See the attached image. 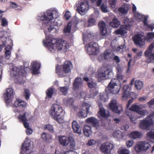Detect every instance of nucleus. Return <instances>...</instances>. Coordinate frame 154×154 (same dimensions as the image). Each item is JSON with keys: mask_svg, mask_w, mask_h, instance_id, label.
Returning <instances> with one entry per match:
<instances>
[{"mask_svg": "<svg viewBox=\"0 0 154 154\" xmlns=\"http://www.w3.org/2000/svg\"><path fill=\"white\" fill-rule=\"evenodd\" d=\"M58 15L57 12L48 10L41 16L40 19L42 25L47 27L48 32H51L53 30L55 29L51 21L54 18H57Z\"/></svg>", "mask_w": 154, "mask_h": 154, "instance_id": "nucleus-1", "label": "nucleus"}, {"mask_svg": "<svg viewBox=\"0 0 154 154\" xmlns=\"http://www.w3.org/2000/svg\"><path fill=\"white\" fill-rule=\"evenodd\" d=\"M13 91L11 88H8L6 90V93L4 94V98L5 102L7 106L10 105L12 104L14 106L16 107H19L21 108L25 107L27 103L24 101L22 100L19 98H17L12 103V98Z\"/></svg>", "mask_w": 154, "mask_h": 154, "instance_id": "nucleus-2", "label": "nucleus"}, {"mask_svg": "<svg viewBox=\"0 0 154 154\" xmlns=\"http://www.w3.org/2000/svg\"><path fill=\"white\" fill-rule=\"evenodd\" d=\"M73 68V65L70 61H66L61 65L57 64L56 67V72L60 77H64L66 74L69 73Z\"/></svg>", "mask_w": 154, "mask_h": 154, "instance_id": "nucleus-3", "label": "nucleus"}, {"mask_svg": "<svg viewBox=\"0 0 154 154\" xmlns=\"http://www.w3.org/2000/svg\"><path fill=\"white\" fill-rule=\"evenodd\" d=\"M117 79H112L111 82L109 83L106 89V91L112 94H116L118 93L120 90L119 89H115V87L117 86V82L118 81H121L123 78V75L122 73H117Z\"/></svg>", "mask_w": 154, "mask_h": 154, "instance_id": "nucleus-4", "label": "nucleus"}, {"mask_svg": "<svg viewBox=\"0 0 154 154\" xmlns=\"http://www.w3.org/2000/svg\"><path fill=\"white\" fill-rule=\"evenodd\" d=\"M62 108L60 105L55 104L51 107L49 113L51 116L57 121L59 122L58 117L60 114L63 112Z\"/></svg>", "mask_w": 154, "mask_h": 154, "instance_id": "nucleus-5", "label": "nucleus"}, {"mask_svg": "<svg viewBox=\"0 0 154 154\" xmlns=\"http://www.w3.org/2000/svg\"><path fill=\"white\" fill-rule=\"evenodd\" d=\"M151 146L149 143L146 141H140L134 146L135 151L137 153L142 151H146Z\"/></svg>", "mask_w": 154, "mask_h": 154, "instance_id": "nucleus-6", "label": "nucleus"}, {"mask_svg": "<svg viewBox=\"0 0 154 154\" xmlns=\"http://www.w3.org/2000/svg\"><path fill=\"white\" fill-rule=\"evenodd\" d=\"M46 39L47 41L46 43L47 46L51 51L57 48L58 40L54 38L53 36L51 35L46 36Z\"/></svg>", "mask_w": 154, "mask_h": 154, "instance_id": "nucleus-7", "label": "nucleus"}, {"mask_svg": "<svg viewBox=\"0 0 154 154\" xmlns=\"http://www.w3.org/2000/svg\"><path fill=\"white\" fill-rule=\"evenodd\" d=\"M86 47V51L89 55H97L98 53L99 48L97 43L90 42L87 45Z\"/></svg>", "mask_w": 154, "mask_h": 154, "instance_id": "nucleus-8", "label": "nucleus"}, {"mask_svg": "<svg viewBox=\"0 0 154 154\" xmlns=\"http://www.w3.org/2000/svg\"><path fill=\"white\" fill-rule=\"evenodd\" d=\"M109 107L113 112L116 113H120L123 110L122 106L121 105H118L116 100H111L110 103Z\"/></svg>", "mask_w": 154, "mask_h": 154, "instance_id": "nucleus-9", "label": "nucleus"}, {"mask_svg": "<svg viewBox=\"0 0 154 154\" xmlns=\"http://www.w3.org/2000/svg\"><path fill=\"white\" fill-rule=\"evenodd\" d=\"M114 147L113 145L110 142H106L102 144L100 149L104 154H109Z\"/></svg>", "mask_w": 154, "mask_h": 154, "instance_id": "nucleus-10", "label": "nucleus"}, {"mask_svg": "<svg viewBox=\"0 0 154 154\" xmlns=\"http://www.w3.org/2000/svg\"><path fill=\"white\" fill-rule=\"evenodd\" d=\"M133 40L135 45L141 47L145 44V36L141 34H136L133 37Z\"/></svg>", "mask_w": 154, "mask_h": 154, "instance_id": "nucleus-11", "label": "nucleus"}, {"mask_svg": "<svg viewBox=\"0 0 154 154\" xmlns=\"http://www.w3.org/2000/svg\"><path fill=\"white\" fill-rule=\"evenodd\" d=\"M88 2L87 0H84L77 5V11L79 13L82 14L85 12L86 10L88 9Z\"/></svg>", "mask_w": 154, "mask_h": 154, "instance_id": "nucleus-12", "label": "nucleus"}, {"mask_svg": "<svg viewBox=\"0 0 154 154\" xmlns=\"http://www.w3.org/2000/svg\"><path fill=\"white\" fill-rule=\"evenodd\" d=\"M152 122L151 119L141 120L140 122V127L144 130H149L150 126L152 125Z\"/></svg>", "mask_w": 154, "mask_h": 154, "instance_id": "nucleus-13", "label": "nucleus"}, {"mask_svg": "<svg viewBox=\"0 0 154 154\" xmlns=\"http://www.w3.org/2000/svg\"><path fill=\"white\" fill-rule=\"evenodd\" d=\"M110 72H109L108 70H102L99 71L98 72L97 78L99 80L101 81L102 80L105 79H109V76Z\"/></svg>", "mask_w": 154, "mask_h": 154, "instance_id": "nucleus-14", "label": "nucleus"}, {"mask_svg": "<svg viewBox=\"0 0 154 154\" xmlns=\"http://www.w3.org/2000/svg\"><path fill=\"white\" fill-rule=\"evenodd\" d=\"M69 47V44L66 41L62 39H58L57 48L59 50H61L65 51L68 49Z\"/></svg>", "mask_w": 154, "mask_h": 154, "instance_id": "nucleus-15", "label": "nucleus"}, {"mask_svg": "<svg viewBox=\"0 0 154 154\" xmlns=\"http://www.w3.org/2000/svg\"><path fill=\"white\" fill-rule=\"evenodd\" d=\"M72 127L74 132L79 135L81 134V128L76 121L74 120L72 123Z\"/></svg>", "mask_w": 154, "mask_h": 154, "instance_id": "nucleus-16", "label": "nucleus"}, {"mask_svg": "<svg viewBox=\"0 0 154 154\" xmlns=\"http://www.w3.org/2000/svg\"><path fill=\"white\" fill-rule=\"evenodd\" d=\"M134 80V79H133L131 80L130 85H132L134 84V87L137 90H141L143 87V82L139 80H136L135 81Z\"/></svg>", "mask_w": 154, "mask_h": 154, "instance_id": "nucleus-17", "label": "nucleus"}, {"mask_svg": "<svg viewBox=\"0 0 154 154\" xmlns=\"http://www.w3.org/2000/svg\"><path fill=\"white\" fill-rule=\"evenodd\" d=\"M83 82L82 79L79 77L76 78L73 84V89H77L82 85Z\"/></svg>", "mask_w": 154, "mask_h": 154, "instance_id": "nucleus-18", "label": "nucleus"}, {"mask_svg": "<svg viewBox=\"0 0 154 154\" xmlns=\"http://www.w3.org/2000/svg\"><path fill=\"white\" fill-rule=\"evenodd\" d=\"M69 137H67L65 136H60L59 140L60 143L63 146H66L69 143Z\"/></svg>", "mask_w": 154, "mask_h": 154, "instance_id": "nucleus-19", "label": "nucleus"}, {"mask_svg": "<svg viewBox=\"0 0 154 154\" xmlns=\"http://www.w3.org/2000/svg\"><path fill=\"white\" fill-rule=\"evenodd\" d=\"M98 25L100 27L101 34L103 36H105L107 34V31L105 22L104 21H101L99 23Z\"/></svg>", "mask_w": 154, "mask_h": 154, "instance_id": "nucleus-20", "label": "nucleus"}, {"mask_svg": "<svg viewBox=\"0 0 154 154\" xmlns=\"http://www.w3.org/2000/svg\"><path fill=\"white\" fill-rule=\"evenodd\" d=\"M114 55L111 53L109 52L107 50L105 51L103 54H100L99 57L102 59L104 58L105 60H108L109 59H112Z\"/></svg>", "mask_w": 154, "mask_h": 154, "instance_id": "nucleus-21", "label": "nucleus"}, {"mask_svg": "<svg viewBox=\"0 0 154 154\" xmlns=\"http://www.w3.org/2000/svg\"><path fill=\"white\" fill-rule=\"evenodd\" d=\"M125 28H130L132 25L133 20L129 19L127 17H125L123 20Z\"/></svg>", "mask_w": 154, "mask_h": 154, "instance_id": "nucleus-22", "label": "nucleus"}, {"mask_svg": "<svg viewBox=\"0 0 154 154\" xmlns=\"http://www.w3.org/2000/svg\"><path fill=\"white\" fill-rule=\"evenodd\" d=\"M129 10L128 5L124 4L118 9L119 11L122 14H126L127 13Z\"/></svg>", "mask_w": 154, "mask_h": 154, "instance_id": "nucleus-23", "label": "nucleus"}, {"mask_svg": "<svg viewBox=\"0 0 154 154\" xmlns=\"http://www.w3.org/2000/svg\"><path fill=\"white\" fill-rule=\"evenodd\" d=\"M41 137L43 140L46 143H50L51 141V135L48 133L44 132L42 134Z\"/></svg>", "mask_w": 154, "mask_h": 154, "instance_id": "nucleus-24", "label": "nucleus"}, {"mask_svg": "<svg viewBox=\"0 0 154 154\" xmlns=\"http://www.w3.org/2000/svg\"><path fill=\"white\" fill-rule=\"evenodd\" d=\"M33 63L31 69L32 71L33 74H36L37 73L40 67L41 64L36 61H34Z\"/></svg>", "mask_w": 154, "mask_h": 154, "instance_id": "nucleus-25", "label": "nucleus"}, {"mask_svg": "<svg viewBox=\"0 0 154 154\" xmlns=\"http://www.w3.org/2000/svg\"><path fill=\"white\" fill-rule=\"evenodd\" d=\"M86 122L92 124L93 126L97 127L99 125L98 120L95 117H91L86 120Z\"/></svg>", "mask_w": 154, "mask_h": 154, "instance_id": "nucleus-26", "label": "nucleus"}, {"mask_svg": "<svg viewBox=\"0 0 154 154\" xmlns=\"http://www.w3.org/2000/svg\"><path fill=\"white\" fill-rule=\"evenodd\" d=\"M138 104L137 103H134L130 108L129 110L137 112L139 109H141L143 108L142 105Z\"/></svg>", "mask_w": 154, "mask_h": 154, "instance_id": "nucleus-27", "label": "nucleus"}, {"mask_svg": "<svg viewBox=\"0 0 154 154\" xmlns=\"http://www.w3.org/2000/svg\"><path fill=\"white\" fill-rule=\"evenodd\" d=\"M84 133L85 136L88 137L91 134V127L88 125H85L83 128Z\"/></svg>", "mask_w": 154, "mask_h": 154, "instance_id": "nucleus-28", "label": "nucleus"}, {"mask_svg": "<svg viewBox=\"0 0 154 154\" xmlns=\"http://www.w3.org/2000/svg\"><path fill=\"white\" fill-rule=\"evenodd\" d=\"M142 134L138 131L132 132L130 134V136L133 139H136L141 137Z\"/></svg>", "mask_w": 154, "mask_h": 154, "instance_id": "nucleus-29", "label": "nucleus"}, {"mask_svg": "<svg viewBox=\"0 0 154 154\" xmlns=\"http://www.w3.org/2000/svg\"><path fill=\"white\" fill-rule=\"evenodd\" d=\"M123 90L124 92L123 97L126 98L128 97V95L130 91V88L128 85H125L123 87Z\"/></svg>", "mask_w": 154, "mask_h": 154, "instance_id": "nucleus-30", "label": "nucleus"}, {"mask_svg": "<svg viewBox=\"0 0 154 154\" xmlns=\"http://www.w3.org/2000/svg\"><path fill=\"white\" fill-rule=\"evenodd\" d=\"M99 113L100 116L104 118H107L109 116V113L103 108H101L99 112Z\"/></svg>", "mask_w": 154, "mask_h": 154, "instance_id": "nucleus-31", "label": "nucleus"}, {"mask_svg": "<svg viewBox=\"0 0 154 154\" xmlns=\"http://www.w3.org/2000/svg\"><path fill=\"white\" fill-rule=\"evenodd\" d=\"M58 90L61 94L66 95L68 92V88L67 86L60 87L58 88Z\"/></svg>", "mask_w": 154, "mask_h": 154, "instance_id": "nucleus-32", "label": "nucleus"}, {"mask_svg": "<svg viewBox=\"0 0 154 154\" xmlns=\"http://www.w3.org/2000/svg\"><path fill=\"white\" fill-rule=\"evenodd\" d=\"M54 92V90L52 88H49L46 91V99H47V98H51L52 97Z\"/></svg>", "mask_w": 154, "mask_h": 154, "instance_id": "nucleus-33", "label": "nucleus"}, {"mask_svg": "<svg viewBox=\"0 0 154 154\" xmlns=\"http://www.w3.org/2000/svg\"><path fill=\"white\" fill-rule=\"evenodd\" d=\"M111 26L113 27H117L120 24V22L116 17H114L112 22L110 23Z\"/></svg>", "mask_w": 154, "mask_h": 154, "instance_id": "nucleus-34", "label": "nucleus"}, {"mask_svg": "<svg viewBox=\"0 0 154 154\" xmlns=\"http://www.w3.org/2000/svg\"><path fill=\"white\" fill-rule=\"evenodd\" d=\"M23 95L26 100H28L29 99L31 95V94L28 89L26 88H24L23 89Z\"/></svg>", "mask_w": 154, "mask_h": 154, "instance_id": "nucleus-35", "label": "nucleus"}, {"mask_svg": "<svg viewBox=\"0 0 154 154\" xmlns=\"http://www.w3.org/2000/svg\"><path fill=\"white\" fill-rule=\"evenodd\" d=\"M118 154H130V152L128 149L120 148L117 151Z\"/></svg>", "mask_w": 154, "mask_h": 154, "instance_id": "nucleus-36", "label": "nucleus"}, {"mask_svg": "<svg viewBox=\"0 0 154 154\" xmlns=\"http://www.w3.org/2000/svg\"><path fill=\"white\" fill-rule=\"evenodd\" d=\"M5 43V44L6 43L8 44L5 48V50L11 51L12 48V45H13V42L11 39H9L8 40H7Z\"/></svg>", "mask_w": 154, "mask_h": 154, "instance_id": "nucleus-37", "label": "nucleus"}, {"mask_svg": "<svg viewBox=\"0 0 154 154\" xmlns=\"http://www.w3.org/2000/svg\"><path fill=\"white\" fill-rule=\"evenodd\" d=\"M88 113L84 109H81L78 113V115L81 118H85L87 116Z\"/></svg>", "mask_w": 154, "mask_h": 154, "instance_id": "nucleus-38", "label": "nucleus"}, {"mask_svg": "<svg viewBox=\"0 0 154 154\" xmlns=\"http://www.w3.org/2000/svg\"><path fill=\"white\" fill-rule=\"evenodd\" d=\"M69 146L71 149H74L75 148V143L73 138L71 137H69Z\"/></svg>", "mask_w": 154, "mask_h": 154, "instance_id": "nucleus-39", "label": "nucleus"}, {"mask_svg": "<svg viewBox=\"0 0 154 154\" xmlns=\"http://www.w3.org/2000/svg\"><path fill=\"white\" fill-rule=\"evenodd\" d=\"M96 24L95 20L92 17L89 18L88 20V27H91L94 26Z\"/></svg>", "mask_w": 154, "mask_h": 154, "instance_id": "nucleus-40", "label": "nucleus"}, {"mask_svg": "<svg viewBox=\"0 0 154 154\" xmlns=\"http://www.w3.org/2000/svg\"><path fill=\"white\" fill-rule=\"evenodd\" d=\"M125 27L123 28H121L115 31V33L118 35H124L125 33H127V32L124 29Z\"/></svg>", "mask_w": 154, "mask_h": 154, "instance_id": "nucleus-41", "label": "nucleus"}, {"mask_svg": "<svg viewBox=\"0 0 154 154\" xmlns=\"http://www.w3.org/2000/svg\"><path fill=\"white\" fill-rule=\"evenodd\" d=\"M20 73H21L22 75H23L25 73H26V72L24 70L20 71L19 69H17L16 70H13V74L14 76H16L18 75Z\"/></svg>", "mask_w": 154, "mask_h": 154, "instance_id": "nucleus-42", "label": "nucleus"}, {"mask_svg": "<svg viewBox=\"0 0 154 154\" xmlns=\"http://www.w3.org/2000/svg\"><path fill=\"white\" fill-rule=\"evenodd\" d=\"M113 136L114 137L117 138H122L123 137L122 132L120 131H114Z\"/></svg>", "mask_w": 154, "mask_h": 154, "instance_id": "nucleus-43", "label": "nucleus"}, {"mask_svg": "<svg viewBox=\"0 0 154 154\" xmlns=\"http://www.w3.org/2000/svg\"><path fill=\"white\" fill-rule=\"evenodd\" d=\"M100 9L103 12L106 13L108 12L106 3H103L100 7Z\"/></svg>", "mask_w": 154, "mask_h": 154, "instance_id": "nucleus-44", "label": "nucleus"}, {"mask_svg": "<svg viewBox=\"0 0 154 154\" xmlns=\"http://www.w3.org/2000/svg\"><path fill=\"white\" fill-rule=\"evenodd\" d=\"M44 129L45 130H48L51 133L54 132L53 128L52 126L49 124H46L44 127Z\"/></svg>", "mask_w": 154, "mask_h": 154, "instance_id": "nucleus-45", "label": "nucleus"}, {"mask_svg": "<svg viewBox=\"0 0 154 154\" xmlns=\"http://www.w3.org/2000/svg\"><path fill=\"white\" fill-rule=\"evenodd\" d=\"M26 112H25L23 115H20L18 117L19 121H21L23 123L27 121L26 117Z\"/></svg>", "mask_w": 154, "mask_h": 154, "instance_id": "nucleus-46", "label": "nucleus"}, {"mask_svg": "<svg viewBox=\"0 0 154 154\" xmlns=\"http://www.w3.org/2000/svg\"><path fill=\"white\" fill-rule=\"evenodd\" d=\"M66 103L68 106H73L74 103L73 99L72 98H68L66 100Z\"/></svg>", "mask_w": 154, "mask_h": 154, "instance_id": "nucleus-47", "label": "nucleus"}, {"mask_svg": "<svg viewBox=\"0 0 154 154\" xmlns=\"http://www.w3.org/2000/svg\"><path fill=\"white\" fill-rule=\"evenodd\" d=\"M154 38V32H148L146 35L145 39L147 40H150Z\"/></svg>", "mask_w": 154, "mask_h": 154, "instance_id": "nucleus-48", "label": "nucleus"}, {"mask_svg": "<svg viewBox=\"0 0 154 154\" xmlns=\"http://www.w3.org/2000/svg\"><path fill=\"white\" fill-rule=\"evenodd\" d=\"M128 57H130V59H129V61L128 62V68L127 70V72H128L130 70V66H131V63L132 61V55L131 54H128Z\"/></svg>", "mask_w": 154, "mask_h": 154, "instance_id": "nucleus-49", "label": "nucleus"}, {"mask_svg": "<svg viewBox=\"0 0 154 154\" xmlns=\"http://www.w3.org/2000/svg\"><path fill=\"white\" fill-rule=\"evenodd\" d=\"M137 113L142 116H144L148 113L147 111L146 110H141V109H139Z\"/></svg>", "mask_w": 154, "mask_h": 154, "instance_id": "nucleus-50", "label": "nucleus"}, {"mask_svg": "<svg viewBox=\"0 0 154 154\" xmlns=\"http://www.w3.org/2000/svg\"><path fill=\"white\" fill-rule=\"evenodd\" d=\"M128 96V97H131V99H132L133 100L136 99L137 97L136 94L133 92L129 93Z\"/></svg>", "mask_w": 154, "mask_h": 154, "instance_id": "nucleus-51", "label": "nucleus"}, {"mask_svg": "<svg viewBox=\"0 0 154 154\" xmlns=\"http://www.w3.org/2000/svg\"><path fill=\"white\" fill-rule=\"evenodd\" d=\"M126 115L129 116L130 120L132 123L134 124L137 123V119L135 118L132 115H129L128 114H126Z\"/></svg>", "mask_w": 154, "mask_h": 154, "instance_id": "nucleus-52", "label": "nucleus"}, {"mask_svg": "<svg viewBox=\"0 0 154 154\" xmlns=\"http://www.w3.org/2000/svg\"><path fill=\"white\" fill-rule=\"evenodd\" d=\"M8 22L5 18H3L1 20V25L2 26L8 25Z\"/></svg>", "mask_w": 154, "mask_h": 154, "instance_id": "nucleus-53", "label": "nucleus"}, {"mask_svg": "<svg viewBox=\"0 0 154 154\" xmlns=\"http://www.w3.org/2000/svg\"><path fill=\"white\" fill-rule=\"evenodd\" d=\"M97 143V141L94 140H90L88 141L87 144L89 146H91L96 144Z\"/></svg>", "mask_w": 154, "mask_h": 154, "instance_id": "nucleus-54", "label": "nucleus"}, {"mask_svg": "<svg viewBox=\"0 0 154 154\" xmlns=\"http://www.w3.org/2000/svg\"><path fill=\"white\" fill-rule=\"evenodd\" d=\"M134 143V141L133 140H129L126 143V146L130 148L133 145Z\"/></svg>", "mask_w": 154, "mask_h": 154, "instance_id": "nucleus-55", "label": "nucleus"}, {"mask_svg": "<svg viewBox=\"0 0 154 154\" xmlns=\"http://www.w3.org/2000/svg\"><path fill=\"white\" fill-rule=\"evenodd\" d=\"M147 136L150 138L154 139V131H150L147 132Z\"/></svg>", "mask_w": 154, "mask_h": 154, "instance_id": "nucleus-56", "label": "nucleus"}, {"mask_svg": "<svg viewBox=\"0 0 154 154\" xmlns=\"http://www.w3.org/2000/svg\"><path fill=\"white\" fill-rule=\"evenodd\" d=\"M87 85L88 87L91 88H95L96 86V84L94 83L93 82H88L87 83Z\"/></svg>", "mask_w": 154, "mask_h": 154, "instance_id": "nucleus-57", "label": "nucleus"}, {"mask_svg": "<svg viewBox=\"0 0 154 154\" xmlns=\"http://www.w3.org/2000/svg\"><path fill=\"white\" fill-rule=\"evenodd\" d=\"M147 17L144 16L143 18L141 20L142 21L144 25L145 26L148 25L147 23Z\"/></svg>", "mask_w": 154, "mask_h": 154, "instance_id": "nucleus-58", "label": "nucleus"}, {"mask_svg": "<svg viewBox=\"0 0 154 154\" xmlns=\"http://www.w3.org/2000/svg\"><path fill=\"white\" fill-rule=\"evenodd\" d=\"M109 3L111 7L112 8H115L116 6V2L114 0H109Z\"/></svg>", "mask_w": 154, "mask_h": 154, "instance_id": "nucleus-59", "label": "nucleus"}, {"mask_svg": "<svg viewBox=\"0 0 154 154\" xmlns=\"http://www.w3.org/2000/svg\"><path fill=\"white\" fill-rule=\"evenodd\" d=\"M71 28L69 26H67L66 29H64V32L65 33H70L71 32Z\"/></svg>", "mask_w": 154, "mask_h": 154, "instance_id": "nucleus-60", "label": "nucleus"}, {"mask_svg": "<svg viewBox=\"0 0 154 154\" xmlns=\"http://www.w3.org/2000/svg\"><path fill=\"white\" fill-rule=\"evenodd\" d=\"M116 69L117 70V73H122V69L121 68L120 66L119 65H118L116 67Z\"/></svg>", "mask_w": 154, "mask_h": 154, "instance_id": "nucleus-61", "label": "nucleus"}, {"mask_svg": "<svg viewBox=\"0 0 154 154\" xmlns=\"http://www.w3.org/2000/svg\"><path fill=\"white\" fill-rule=\"evenodd\" d=\"M64 17L66 20H67L70 19L71 17V16L70 15V13L69 12H66L64 15Z\"/></svg>", "mask_w": 154, "mask_h": 154, "instance_id": "nucleus-62", "label": "nucleus"}, {"mask_svg": "<svg viewBox=\"0 0 154 154\" xmlns=\"http://www.w3.org/2000/svg\"><path fill=\"white\" fill-rule=\"evenodd\" d=\"M63 154H77V153L73 151H67L64 152Z\"/></svg>", "mask_w": 154, "mask_h": 154, "instance_id": "nucleus-63", "label": "nucleus"}, {"mask_svg": "<svg viewBox=\"0 0 154 154\" xmlns=\"http://www.w3.org/2000/svg\"><path fill=\"white\" fill-rule=\"evenodd\" d=\"M148 106L150 107L151 106L154 105V98L152 99L147 103Z\"/></svg>", "mask_w": 154, "mask_h": 154, "instance_id": "nucleus-64", "label": "nucleus"}]
</instances>
